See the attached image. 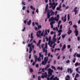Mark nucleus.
Masks as SVG:
<instances>
[{
  "instance_id": "obj_1",
  "label": "nucleus",
  "mask_w": 80,
  "mask_h": 80,
  "mask_svg": "<svg viewBox=\"0 0 80 80\" xmlns=\"http://www.w3.org/2000/svg\"><path fill=\"white\" fill-rule=\"evenodd\" d=\"M45 46V48H43L42 50L43 53L45 52V53L44 54L45 56H47V52L48 51V50L47 49H45L46 48V49H47L48 48H47V43H46Z\"/></svg>"
},
{
  "instance_id": "obj_2",
  "label": "nucleus",
  "mask_w": 80,
  "mask_h": 80,
  "mask_svg": "<svg viewBox=\"0 0 80 80\" xmlns=\"http://www.w3.org/2000/svg\"><path fill=\"white\" fill-rule=\"evenodd\" d=\"M73 28H75V31H74V33H75V36L77 37V36L78 35V30H77V25H73Z\"/></svg>"
},
{
  "instance_id": "obj_3",
  "label": "nucleus",
  "mask_w": 80,
  "mask_h": 80,
  "mask_svg": "<svg viewBox=\"0 0 80 80\" xmlns=\"http://www.w3.org/2000/svg\"><path fill=\"white\" fill-rule=\"evenodd\" d=\"M52 73H53V70L49 68L48 70V77H50V76L52 75Z\"/></svg>"
},
{
  "instance_id": "obj_4",
  "label": "nucleus",
  "mask_w": 80,
  "mask_h": 80,
  "mask_svg": "<svg viewBox=\"0 0 80 80\" xmlns=\"http://www.w3.org/2000/svg\"><path fill=\"white\" fill-rule=\"evenodd\" d=\"M42 75L41 76V78H44L45 77H47V72H45L44 73H42Z\"/></svg>"
},
{
  "instance_id": "obj_5",
  "label": "nucleus",
  "mask_w": 80,
  "mask_h": 80,
  "mask_svg": "<svg viewBox=\"0 0 80 80\" xmlns=\"http://www.w3.org/2000/svg\"><path fill=\"white\" fill-rule=\"evenodd\" d=\"M77 7H76L73 10V12H75L74 15H77V12H78V11H77Z\"/></svg>"
},
{
  "instance_id": "obj_6",
  "label": "nucleus",
  "mask_w": 80,
  "mask_h": 80,
  "mask_svg": "<svg viewBox=\"0 0 80 80\" xmlns=\"http://www.w3.org/2000/svg\"><path fill=\"white\" fill-rule=\"evenodd\" d=\"M69 70L70 71V73H72L73 72V70H72L71 68H70L69 69V68H68L67 69V72L68 73H69L70 72Z\"/></svg>"
},
{
  "instance_id": "obj_7",
  "label": "nucleus",
  "mask_w": 80,
  "mask_h": 80,
  "mask_svg": "<svg viewBox=\"0 0 80 80\" xmlns=\"http://www.w3.org/2000/svg\"><path fill=\"white\" fill-rule=\"evenodd\" d=\"M40 34H41V31H38L37 33V36L38 37H40Z\"/></svg>"
},
{
  "instance_id": "obj_8",
  "label": "nucleus",
  "mask_w": 80,
  "mask_h": 80,
  "mask_svg": "<svg viewBox=\"0 0 80 80\" xmlns=\"http://www.w3.org/2000/svg\"><path fill=\"white\" fill-rule=\"evenodd\" d=\"M48 57H45L44 58V60L45 62V63H46V62H48Z\"/></svg>"
},
{
  "instance_id": "obj_9",
  "label": "nucleus",
  "mask_w": 80,
  "mask_h": 80,
  "mask_svg": "<svg viewBox=\"0 0 80 80\" xmlns=\"http://www.w3.org/2000/svg\"><path fill=\"white\" fill-rule=\"evenodd\" d=\"M75 67H77V66H80V63H79L78 62H77L74 64Z\"/></svg>"
},
{
  "instance_id": "obj_10",
  "label": "nucleus",
  "mask_w": 80,
  "mask_h": 80,
  "mask_svg": "<svg viewBox=\"0 0 80 80\" xmlns=\"http://www.w3.org/2000/svg\"><path fill=\"white\" fill-rule=\"evenodd\" d=\"M65 79L66 80H70V76L67 75L66 77L65 78Z\"/></svg>"
},
{
  "instance_id": "obj_11",
  "label": "nucleus",
  "mask_w": 80,
  "mask_h": 80,
  "mask_svg": "<svg viewBox=\"0 0 80 80\" xmlns=\"http://www.w3.org/2000/svg\"><path fill=\"white\" fill-rule=\"evenodd\" d=\"M47 17L48 18H50V14H49V12L48 11L47 12Z\"/></svg>"
},
{
  "instance_id": "obj_12",
  "label": "nucleus",
  "mask_w": 80,
  "mask_h": 80,
  "mask_svg": "<svg viewBox=\"0 0 80 80\" xmlns=\"http://www.w3.org/2000/svg\"><path fill=\"white\" fill-rule=\"evenodd\" d=\"M63 18H64V17H62L61 20H62L64 22H65L67 21V18H64V19H63Z\"/></svg>"
},
{
  "instance_id": "obj_13",
  "label": "nucleus",
  "mask_w": 80,
  "mask_h": 80,
  "mask_svg": "<svg viewBox=\"0 0 80 80\" xmlns=\"http://www.w3.org/2000/svg\"><path fill=\"white\" fill-rule=\"evenodd\" d=\"M55 20H56V21L57 22L58 21V18H57V17H55V18H53V21H55Z\"/></svg>"
},
{
  "instance_id": "obj_14",
  "label": "nucleus",
  "mask_w": 80,
  "mask_h": 80,
  "mask_svg": "<svg viewBox=\"0 0 80 80\" xmlns=\"http://www.w3.org/2000/svg\"><path fill=\"white\" fill-rule=\"evenodd\" d=\"M47 62H45V61H43L42 62V64L44 65H46L47 64Z\"/></svg>"
},
{
  "instance_id": "obj_15",
  "label": "nucleus",
  "mask_w": 80,
  "mask_h": 80,
  "mask_svg": "<svg viewBox=\"0 0 80 80\" xmlns=\"http://www.w3.org/2000/svg\"><path fill=\"white\" fill-rule=\"evenodd\" d=\"M53 17H51V18L49 19V22H51V21H52V22L53 21Z\"/></svg>"
},
{
  "instance_id": "obj_16",
  "label": "nucleus",
  "mask_w": 80,
  "mask_h": 80,
  "mask_svg": "<svg viewBox=\"0 0 80 80\" xmlns=\"http://www.w3.org/2000/svg\"><path fill=\"white\" fill-rule=\"evenodd\" d=\"M53 80H59V78H58L57 77H55L53 78Z\"/></svg>"
},
{
  "instance_id": "obj_17",
  "label": "nucleus",
  "mask_w": 80,
  "mask_h": 80,
  "mask_svg": "<svg viewBox=\"0 0 80 80\" xmlns=\"http://www.w3.org/2000/svg\"><path fill=\"white\" fill-rule=\"evenodd\" d=\"M58 70H63V68L62 67L60 68L59 67H58L57 68Z\"/></svg>"
},
{
  "instance_id": "obj_18",
  "label": "nucleus",
  "mask_w": 80,
  "mask_h": 80,
  "mask_svg": "<svg viewBox=\"0 0 80 80\" xmlns=\"http://www.w3.org/2000/svg\"><path fill=\"white\" fill-rule=\"evenodd\" d=\"M54 14H55V12H53L52 10H51V16H52V15H54Z\"/></svg>"
},
{
  "instance_id": "obj_19",
  "label": "nucleus",
  "mask_w": 80,
  "mask_h": 80,
  "mask_svg": "<svg viewBox=\"0 0 80 80\" xmlns=\"http://www.w3.org/2000/svg\"><path fill=\"white\" fill-rule=\"evenodd\" d=\"M31 20H30L29 21V22H27V23H28V25H30L31 24Z\"/></svg>"
},
{
  "instance_id": "obj_20",
  "label": "nucleus",
  "mask_w": 80,
  "mask_h": 80,
  "mask_svg": "<svg viewBox=\"0 0 80 80\" xmlns=\"http://www.w3.org/2000/svg\"><path fill=\"white\" fill-rule=\"evenodd\" d=\"M67 36V34H65L64 35H62V38H64L65 37Z\"/></svg>"
},
{
  "instance_id": "obj_21",
  "label": "nucleus",
  "mask_w": 80,
  "mask_h": 80,
  "mask_svg": "<svg viewBox=\"0 0 80 80\" xmlns=\"http://www.w3.org/2000/svg\"><path fill=\"white\" fill-rule=\"evenodd\" d=\"M54 77H55V76H54V75H52L50 78V80H53Z\"/></svg>"
},
{
  "instance_id": "obj_22",
  "label": "nucleus",
  "mask_w": 80,
  "mask_h": 80,
  "mask_svg": "<svg viewBox=\"0 0 80 80\" xmlns=\"http://www.w3.org/2000/svg\"><path fill=\"white\" fill-rule=\"evenodd\" d=\"M37 59L38 62H41V58L39 57Z\"/></svg>"
},
{
  "instance_id": "obj_23",
  "label": "nucleus",
  "mask_w": 80,
  "mask_h": 80,
  "mask_svg": "<svg viewBox=\"0 0 80 80\" xmlns=\"http://www.w3.org/2000/svg\"><path fill=\"white\" fill-rule=\"evenodd\" d=\"M51 68H52V69H54V70H56V68L55 66H51Z\"/></svg>"
},
{
  "instance_id": "obj_24",
  "label": "nucleus",
  "mask_w": 80,
  "mask_h": 80,
  "mask_svg": "<svg viewBox=\"0 0 80 80\" xmlns=\"http://www.w3.org/2000/svg\"><path fill=\"white\" fill-rule=\"evenodd\" d=\"M72 31L71 30H68V35H70L71 33H72Z\"/></svg>"
},
{
  "instance_id": "obj_25",
  "label": "nucleus",
  "mask_w": 80,
  "mask_h": 80,
  "mask_svg": "<svg viewBox=\"0 0 80 80\" xmlns=\"http://www.w3.org/2000/svg\"><path fill=\"white\" fill-rule=\"evenodd\" d=\"M56 10H59V11H61L62 9H60V8L59 7H58L57 8Z\"/></svg>"
},
{
  "instance_id": "obj_26",
  "label": "nucleus",
  "mask_w": 80,
  "mask_h": 80,
  "mask_svg": "<svg viewBox=\"0 0 80 80\" xmlns=\"http://www.w3.org/2000/svg\"><path fill=\"white\" fill-rule=\"evenodd\" d=\"M50 25L51 26V28H53V25L52 23H50Z\"/></svg>"
},
{
  "instance_id": "obj_27",
  "label": "nucleus",
  "mask_w": 80,
  "mask_h": 80,
  "mask_svg": "<svg viewBox=\"0 0 80 80\" xmlns=\"http://www.w3.org/2000/svg\"><path fill=\"white\" fill-rule=\"evenodd\" d=\"M31 38H33V33H32L31 34Z\"/></svg>"
},
{
  "instance_id": "obj_28",
  "label": "nucleus",
  "mask_w": 80,
  "mask_h": 80,
  "mask_svg": "<svg viewBox=\"0 0 80 80\" xmlns=\"http://www.w3.org/2000/svg\"><path fill=\"white\" fill-rule=\"evenodd\" d=\"M76 57L79 58H80V54H77L76 55Z\"/></svg>"
},
{
  "instance_id": "obj_29",
  "label": "nucleus",
  "mask_w": 80,
  "mask_h": 80,
  "mask_svg": "<svg viewBox=\"0 0 80 80\" xmlns=\"http://www.w3.org/2000/svg\"><path fill=\"white\" fill-rule=\"evenodd\" d=\"M30 72H33V69H32V68H31L30 69Z\"/></svg>"
},
{
  "instance_id": "obj_30",
  "label": "nucleus",
  "mask_w": 80,
  "mask_h": 80,
  "mask_svg": "<svg viewBox=\"0 0 80 80\" xmlns=\"http://www.w3.org/2000/svg\"><path fill=\"white\" fill-rule=\"evenodd\" d=\"M53 41L54 42H56L57 41V38H53Z\"/></svg>"
},
{
  "instance_id": "obj_31",
  "label": "nucleus",
  "mask_w": 80,
  "mask_h": 80,
  "mask_svg": "<svg viewBox=\"0 0 80 80\" xmlns=\"http://www.w3.org/2000/svg\"><path fill=\"white\" fill-rule=\"evenodd\" d=\"M78 76H79V74L78 73H77L75 76V77H76V78H77L78 77Z\"/></svg>"
},
{
  "instance_id": "obj_32",
  "label": "nucleus",
  "mask_w": 80,
  "mask_h": 80,
  "mask_svg": "<svg viewBox=\"0 0 80 80\" xmlns=\"http://www.w3.org/2000/svg\"><path fill=\"white\" fill-rule=\"evenodd\" d=\"M45 35H47L48 34V33H47V29H46L45 30Z\"/></svg>"
},
{
  "instance_id": "obj_33",
  "label": "nucleus",
  "mask_w": 80,
  "mask_h": 80,
  "mask_svg": "<svg viewBox=\"0 0 80 80\" xmlns=\"http://www.w3.org/2000/svg\"><path fill=\"white\" fill-rule=\"evenodd\" d=\"M37 46L38 47V46L39 47V48H40V43H38L37 44Z\"/></svg>"
},
{
  "instance_id": "obj_34",
  "label": "nucleus",
  "mask_w": 80,
  "mask_h": 80,
  "mask_svg": "<svg viewBox=\"0 0 80 80\" xmlns=\"http://www.w3.org/2000/svg\"><path fill=\"white\" fill-rule=\"evenodd\" d=\"M25 8H26V7L23 6L22 7V10H25Z\"/></svg>"
},
{
  "instance_id": "obj_35",
  "label": "nucleus",
  "mask_w": 80,
  "mask_h": 80,
  "mask_svg": "<svg viewBox=\"0 0 80 80\" xmlns=\"http://www.w3.org/2000/svg\"><path fill=\"white\" fill-rule=\"evenodd\" d=\"M38 27V29H40V28H42V26L39 25Z\"/></svg>"
},
{
  "instance_id": "obj_36",
  "label": "nucleus",
  "mask_w": 80,
  "mask_h": 80,
  "mask_svg": "<svg viewBox=\"0 0 80 80\" xmlns=\"http://www.w3.org/2000/svg\"><path fill=\"white\" fill-rule=\"evenodd\" d=\"M70 20V16H69V14L68 15V20L69 21Z\"/></svg>"
},
{
  "instance_id": "obj_37",
  "label": "nucleus",
  "mask_w": 80,
  "mask_h": 80,
  "mask_svg": "<svg viewBox=\"0 0 80 80\" xmlns=\"http://www.w3.org/2000/svg\"><path fill=\"white\" fill-rule=\"evenodd\" d=\"M57 18H58V20H59V18H60V17H59V14H58L57 15Z\"/></svg>"
},
{
  "instance_id": "obj_38",
  "label": "nucleus",
  "mask_w": 80,
  "mask_h": 80,
  "mask_svg": "<svg viewBox=\"0 0 80 80\" xmlns=\"http://www.w3.org/2000/svg\"><path fill=\"white\" fill-rule=\"evenodd\" d=\"M77 52H75L73 55V56L74 57H76V55H77Z\"/></svg>"
},
{
  "instance_id": "obj_39",
  "label": "nucleus",
  "mask_w": 80,
  "mask_h": 80,
  "mask_svg": "<svg viewBox=\"0 0 80 80\" xmlns=\"http://www.w3.org/2000/svg\"><path fill=\"white\" fill-rule=\"evenodd\" d=\"M74 58V60H73L72 62H73V63H75V60H76V58Z\"/></svg>"
},
{
  "instance_id": "obj_40",
  "label": "nucleus",
  "mask_w": 80,
  "mask_h": 80,
  "mask_svg": "<svg viewBox=\"0 0 80 80\" xmlns=\"http://www.w3.org/2000/svg\"><path fill=\"white\" fill-rule=\"evenodd\" d=\"M55 50H58V51H60V49L59 48H55Z\"/></svg>"
},
{
  "instance_id": "obj_41",
  "label": "nucleus",
  "mask_w": 80,
  "mask_h": 80,
  "mask_svg": "<svg viewBox=\"0 0 80 80\" xmlns=\"http://www.w3.org/2000/svg\"><path fill=\"white\" fill-rule=\"evenodd\" d=\"M58 31V33H61L62 32V30H59Z\"/></svg>"
},
{
  "instance_id": "obj_42",
  "label": "nucleus",
  "mask_w": 80,
  "mask_h": 80,
  "mask_svg": "<svg viewBox=\"0 0 80 80\" xmlns=\"http://www.w3.org/2000/svg\"><path fill=\"white\" fill-rule=\"evenodd\" d=\"M39 57H40V58H41V57H42V54L41 53H39Z\"/></svg>"
},
{
  "instance_id": "obj_43",
  "label": "nucleus",
  "mask_w": 80,
  "mask_h": 80,
  "mask_svg": "<svg viewBox=\"0 0 80 80\" xmlns=\"http://www.w3.org/2000/svg\"><path fill=\"white\" fill-rule=\"evenodd\" d=\"M62 28H63L62 27V25H61L60 26V29H62Z\"/></svg>"
},
{
  "instance_id": "obj_44",
  "label": "nucleus",
  "mask_w": 80,
  "mask_h": 80,
  "mask_svg": "<svg viewBox=\"0 0 80 80\" xmlns=\"http://www.w3.org/2000/svg\"><path fill=\"white\" fill-rule=\"evenodd\" d=\"M34 58H35V59H37V58H38V56H37L35 55H34Z\"/></svg>"
},
{
  "instance_id": "obj_45",
  "label": "nucleus",
  "mask_w": 80,
  "mask_h": 80,
  "mask_svg": "<svg viewBox=\"0 0 80 80\" xmlns=\"http://www.w3.org/2000/svg\"><path fill=\"white\" fill-rule=\"evenodd\" d=\"M48 39V40H49V42H51V37H49V39Z\"/></svg>"
},
{
  "instance_id": "obj_46",
  "label": "nucleus",
  "mask_w": 80,
  "mask_h": 80,
  "mask_svg": "<svg viewBox=\"0 0 80 80\" xmlns=\"http://www.w3.org/2000/svg\"><path fill=\"white\" fill-rule=\"evenodd\" d=\"M45 39H46V41L47 42L48 41V37H45Z\"/></svg>"
},
{
  "instance_id": "obj_47",
  "label": "nucleus",
  "mask_w": 80,
  "mask_h": 80,
  "mask_svg": "<svg viewBox=\"0 0 80 80\" xmlns=\"http://www.w3.org/2000/svg\"><path fill=\"white\" fill-rule=\"evenodd\" d=\"M50 64H48L47 65V68H49L50 67Z\"/></svg>"
},
{
  "instance_id": "obj_48",
  "label": "nucleus",
  "mask_w": 80,
  "mask_h": 80,
  "mask_svg": "<svg viewBox=\"0 0 80 80\" xmlns=\"http://www.w3.org/2000/svg\"><path fill=\"white\" fill-rule=\"evenodd\" d=\"M66 63H70V60H68L67 61H66Z\"/></svg>"
},
{
  "instance_id": "obj_49",
  "label": "nucleus",
  "mask_w": 80,
  "mask_h": 80,
  "mask_svg": "<svg viewBox=\"0 0 80 80\" xmlns=\"http://www.w3.org/2000/svg\"><path fill=\"white\" fill-rule=\"evenodd\" d=\"M62 22V21L61 20H59V22H58V24H59V25H60V23Z\"/></svg>"
},
{
  "instance_id": "obj_50",
  "label": "nucleus",
  "mask_w": 80,
  "mask_h": 80,
  "mask_svg": "<svg viewBox=\"0 0 80 80\" xmlns=\"http://www.w3.org/2000/svg\"><path fill=\"white\" fill-rule=\"evenodd\" d=\"M38 66H39V65H38V64H37L36 65V68H38Z\"/></svg>"
},
{
  "instance_id": "obj_51",
  "label": "nucleus",
  "mask_w": 80,
  "mask_h": 80,
  "mask_svg": "<svg viewBox=\"0 0 80 80\" xmlns=\"http://www.w3.org/2000/svg\"><path fill=\"white\" fill-rule=\"evenodd\" d=\"M35 64V62H33L32 64V65L33 66H34Z\"/></svg>"
},
{
  "instance_id": "obj_52",
  "label": "nucleus",
  "mask_w": 80,
  "mask_h": 80,
  "mask_svg": "<svg viewBox=\"0 0 80 80\" xmlns=\"http://www.w3.org/2000/svg\"><path fill=\"white\" fill-rule=\"evenodd\" d=\"M70 23H71L70 25H72V22L71 21H70L68 23L69 24H70Z\"/></svg>"
},
{
  "instance_id": "obj_53",
  "label": "nucleus",
  "mask_w": 80,
  "mask_h": 80,
  "mask_svg": "<svg viewBox=\"0 0 80 80\" xmlns=\"http://www.w3.org/2000/svg\"><path fill=\"white\" fill-rule=\"evenodd\" d=\"M36 12L37 13H38V9H37L36 10Z\"/></svg>"
},
{
  "instance_id": "obj_54",
  "label": "nucleus",
  "mask_w": 80,
  "mask_h": 80,
  "mask_svg": "<svg viewBox=\"0 0 80 80\" xmlns=\"http://www.w3.org/2000/svg\"><path fill=\"white\" fill-rule=\"evenodd\" d=\"M55 7H56L55 6H53L52 7V10H54L55 9Z\"/></svg>"
},
{
  "instance_id": "obj_55",
  "label": "nucleus",
  "mask_w": 80,
  "mask_h": 80,
  "mask_svg": "<svg viewBox=\"0 0 80 80\" xmlns=\"http://www.w3.org/2000/svg\"><path fill=\"white\" fill-rule=\"evenodd\" d=\"M63 48H66V46H65V45H64L63 46V47H62Z\"/></svg>"
},
{
  "instance_id": "obj_56",
  "label": "nucleus",
  "mask_w": 80,
  "mask_h": 80,
  "mask_svg": "<svg viewBox=\"0 0 80 80\" xmlns=\"http://www.w3.org/2000/svg\"><path fill=\"white\" fill-rule=\"evenodd\" d=\"M42 57V60H43V54H42V56H41Z\"/></svg>"
},
{
  "instance_id": "obj_57",
  "label": "nucleus",
  "mask_w": 80,
  "mask_h": 80,
  "mask_svg": "<svg viewBox=\"0 0 80 80\" xmlns=\"http://www.w3.org/2000/svg\"><path fill=\"white\" fill-rule=\"evenodd\" d=\"M61 4H60L59 5V8H62V6H61Z\"/></svg>"
},
{
  "instance_id": "obj_58",
  "label": "nucleus",
  "mask_w": 80,
  "mask_h": 80,
  "mask_svg": "<svg viewBox=\"0 0 80 80\" xmlns=\"http://www.w3.org/2000/svg\"><path fill=\"white\" fill-rule=\"evenodd\" d=\"M25 27H24L23 28V30H22V32H24L25 31Z\"/></svg>"
},
{
  "instance_id": "obj_59",
  "label": "nucleus",
  "mask_w": 80,
  "mask_h": 80,
  "mask_svg": "<svg viewBox=\"0 0 80 80\" xmlns=\"http://www.w3.org/2000/svg\"><path fill=\"white\" fill-rule=\"evenodd\" d=\"M35 30H36V31H37L38 30V28H37V27H35Z\"/></svg>"
},
{
  "instance_id": "obj_60",
  "label": "nucleus",
  "mask_w": 80,
  "mask_h": 80,
  "mask_svg": "<svg viewBox=\"0 0 80 80\" xmlns=\"http://www.w3.org/2000/svg\"><path fill=\"white\" fill-rule=\"evenodd\" d=\"M41 80V78L40 76L38 77V80Z\"/></svg>"
},
{
  "instance_id": "obj_61",
  "label": "nucleus",
  "mask_w": 80,
  "mask_h": 80,
  "mask_svg": "<svg viewBox=\"0 0 80 80\" xmlns=\"http://www.w3.org/2000/svg\"><path fill=\"white\" fill-rule=\"evenodd\" d=\"M31 44H28V47H31Z\"/></svg>"
},
{
  "instance_id": "obj_62",
  "label": "nucleus",
  "mask_w": 80,
  "mask_h": 80,
  "mask_svg": "<svg viewBox=\"0 0 80 80\" xmlns=\"http://www.w3.org/2000/svg\"><path fill=\"white\" fill-rule=\"evenodd\" d=\"M77 38H78V41H80V37H78Z\"/></svg>"
},
{
  "instance_id": "obj_63",
  "label": "nucleus",
  "mask_w": 80,
  "mask_h": 80,
  "mask_svg": "<svg viewBox=\"0 0 80 80\" xmlns=\"http://www.w3.org/2000/svg\"><path fill=\"white\" fill-rule=\"evenodd\" d=\"M60 55L58 57V60H59V59H60Z\"/></svg>"
},
{
  "instance_id": "obj_64",
  "label": "nucleus",
  "mask_w": 80,
  "mask_h": 80,
  "mask_svg": "<svg viewBox=\"0 0 80 80\" xmlns=\"http://www.w3.org/2000/svg\"><path fill=\"white\" fill-rule=\"evenodd\" d=\"M68 49L70 48V45H68Z\"/></svg>"
}]
</instances>
